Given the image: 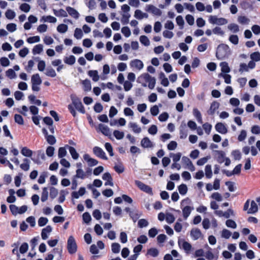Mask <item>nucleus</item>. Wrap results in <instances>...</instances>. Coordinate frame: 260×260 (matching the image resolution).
<instances>
[{"instance_id":"1","label":"nucleus","mask_w":260,"mask_h":260,"mask_svg":"<svg viewBox=\"0 0 260 260\" xmlns=\"http://www.w3.org/2000/svg\"><path fill=\"white\" fill-rule=\"evenodd\" d=\"M70 98L72 104L68 105V109L72 115L75 117L77 115V113L75 110L74 107L79 112L82 114H84L85 113V110L80 99L78 98L75 94H73L71 95Z\"/></svg>"},{"instance_id":"2","label":"nucleus","mask_w":260,"mask_h":260,"mask_svg":"<svg viewBox=\"0 0 260 260\" xmlns=\"http://www.w3.org/2000/svg\"><path fill=\"white\" fill-rule=\"evenodd\" d=\"M137 82L141 84L143 87L148 86L150 89L154 88L156 84V79L150 76L148 73L142 74L137 79Z\"/></svg>"},{"instance_id":"3","label":"nucleus","mask_w":260,"mask_h":260,"mask_svg":"<svg viewBox=\"0 0 260 260\" xmlns=\"http://www.w3.org/2000/svg\"><path fill=\"white\" fill-rule=\"evenodd\" d=\"M230 54L231 49L228 45L221 44L218 45L216 53V56L218 59H223Z\"/></svg>"},{"instance_id":"4","label":"nucleus","mask_w":260,"mask_h":260,"mask_svg":"<svg viewBox=\"0 0 260 260\" xmlns=\"http://www.w3.org/2000/svg\"><path fill=\"white\" fill-rule=\"evenodd\" d=\"M190 202L188 199L183 200L181 202V207L182 210L183 216L184 219H186L190 215L191 211L194 209L193 207L185 206L187 202Z\"/></svg>"},{"instance_id":"5","label":"nucleus","mask_w":260,"mask_h":260,"mask_svg":"<svg viewBox=\"0 0 260 260\" xmlns=\"http://www.w3.org/2000/svg\"><path fill=\"white\" fill-rule=\"evenodd\" d=\"M208 21L211 24L218 25H224L228 22L226 19L222 17L218 18L216 15H210L208 17Z\"/></svg>"},{"instance_id":"6","label":"nucleus","mask_w":260,"mask_h":260,"mask_svg":"<svg viewBox=\"0 0 260 260\" xmlns=\"http://www.w3.org/2000/svg\"><path fill=\"white\" fill-rule=\"evenodd\" d=\"M67 249L69 253L71 254L77 252V245L75 239L73 236H70L68 239Z\"/></svg>"},{"instance_id":"7","label":"nucleus","mask_w":260,"mask_h":260,"mask_svg":"<svg viewBox=\"0 0 260 260\" xmlns=\"http://www.w3.org/2000/svg\"><path fill=\"white\" fill-rule=\"evenodd\" d=\"M31 82L32 90L34 91H39L40 90L39 86L42 83V80L39 74H36L31 76Z\"/></svg>"},{"instance_id":"8","label":"nucleus","mask_w":260,"mask_h":260,"mask_svg":"<svg viewBox=\"0 0 260 260\" xmlns=\"http://www.w3.org/2000/svg\"><path fill=\"white\" fill-rule=\"evenodd\" d=\"M135 184L142 191L150 194H153L152 189L149 186L145 184L139 180H135Z\"/></svg>"},{"instance_id":"9","label":"nucleus","mask_w":260,"mask_h":260,"mask_svg":"<svg viewBox=\"0 0 260 260\" xmlns=\"http://www.w3.org/2000/svg\"><path fill=\"white\" fill-rule=\"evenodd\" d=\"M181 160L182 164L186 166L185 168L188 169L191 172L195 171V167L188 157L185 156L182 157Z\"/></svg>"},{"instance_id":"10","label":"nucleus","mask_w":260,"mask_h":260,"mask_svg":"<svg viewBox=\"0 0 260 260\" xmlns=\"http://www.w3.org/2000/svg\"><path fill=\"white\" fill-rule=\"evenodd\" d=\"M145 10L148 12L151 13L152 14L156 16H160L161 11L160 9L152 5H147Z\"/></svg>"},{"instance_id":"11","label":"nucleus","mask_w":260,"mask_h":260,"mask_svg":"<svg viewBox=\"0 0 260 260\" xmlns=\"http://www.w3.org/2000/svg\"><path fill=\"white\" fill-rule=\"evenodd\" d=\"M130 67L132 68L141 71L144 68V63L140 59H135L132 60L129 63Z\"/></svg>"},{"instance_id":"12","label":"nucleus","mask_w":260,"mask_h":260,"mask_svg":"<svg viewBox=\"0 0 260 260\" xmlns=\"http://www.w3.org/2000/svg\"><path fill=\"white\" fill-rule=\"evenodd\" d=\"M93 152L97 157L99 158L105 160L108 159V157L106 156L105 152L101 148L99 147H94L93 148Z\"/></svg>"},{"instance_id":"13","label":"nucleus","mask_w":260,"mask_h":260,"mask_svg":"<svg viewBox=\"0 0 260 260\" xmlns=\"http://www.w3.org/2000/svg\"><path fill=\"white\" fill-rule=\"evenodd\" d=\"M36 153L37 154V158H31V159L35 163L40 165L41 164V160H45L46 156L43 150H39L36 152Z\"/></svg>"},{"instance_id":"14","label":"nucleus","mask_w":260,"mask_h":260,"mask_svg":"<svg viewBox=\"0 0 260 260\" xmlns=\"http://www.w3.org/2000/svg\"><path fill=\"white\" fill-rule=\"evenodd\" d=\"M216 131L221 134H225L228 133V128L226 125L222 122H218L215 125Z\"/></svg>"},{"instance_id":"15","label":"nucleus","mask_w":260,"mask_h":260,"mask_svg":"<svg viewBox=\"0 0 260 260\" xmlns=\"http://www.w3.org/2000/svg\"><path fill=\"white\" fill-rule=\"evenodd\" d=\"M219 103L217 101L213 102L211 105L207 113L210 115H213L219 107Z\"/></svg>"},{"instance_id":"16","label":"nucleus","mask_w":260,"mask_h":260,"mask_svg":"<svg viewBox=\"0 0 260 260\" xmlns=\"http://www.w3.org/2000/svg\"><path fill=\"white\" fill-rule=\"evenodd\" d=\"M180 138L181 139H185L188 135V131L186 128V124L182 123L179 127Z\"/></svg>"},{"instance_id":"17","label":"nucleus","mask_w":260,"mask_h":260,"mask_svg":"<svg viewBox=\"0 0 260 260\" xmlns=\"http://www.w3.org/2000/svg\"><path fill=\"white\" fill-rule=\"evenodd\" d=\"M83 158L90 167L95 166L98 165L99 162L96 159L91 158L88 154H85L83 155Z\"/></svg>"},{"instance_id":"18","label":"nucleus","mask_w":260,"mask_h":260,"mask_svg":"<svg viewBox=\"0 0 260 260\" xmlns=\"http://www.w3.org/2000/svg\"><path fill=\"white\" fill-rule=\"evenodd\" d=\"M128 127L135 134H140L142 132L141 127L136 122H129L128 124Z\"/></svg>"},{"instance_id":"19","label":"nucleus","mask_w":260,"mask_h":260,"mask_svg":"<svg viewBox=\"0 0 260 260\" xmlns=\"http://www.w3.org/2000/svg\"><path fill=\"white\" fill-rule=\"evenodd\" d=\"M178 244L180 247L183 248L185 251L188 253L191 248V245L188 242L185 241L184 240H179Z\"/></svg>"},{"instance_id":"20","label":"nucleus","mask_w":260,"mask_h":260,"mask_svg":"<svg viewBox=\"0 0 260 260\" xmlns=\"http://www.w3.org/2000/svg\"><path fill=\"white\" fill-rule=\"evenodd\" d=\"M190 236L193 240H197L202 237V234L200 229L193 228L190 231Z\"/></svg>"},{"instance_id":"21","label":"nucleus","mask_w":260,"mask_h":260,"mask_svg":"<svg viewBox=\"0 0 260 260\" xmlns=\"http://www.w3.org/2000/svg\"><path fill=\"white\" fill-rule=\"evenodd\" d=\"M141 145L145 148H152L154 145L148 137H144L141 141Z\"/></svg>"},{"instance_id":"22","label":"nucleus","mask_w":260,"mask_h":260,"mask_svg":"<svg viewBox=\"0 0 260 260\" xmlns=\"http://www.w3.org/2000/svg\"><path fill=\"white\" fill-rule=\"evenodd\" d=\"M66 11L71 16L75 19H78L80 16L79 12L74 8L70 6L67 7Z\"/></svg>"},{"instance_id":"23","label":"nucleus","mask_w":260,"mask_h":260,"mask_svg":"<svg viewBox=\"0 0 260 260\" xmlns=\"http://www.w3.org/2000/svg\"><path fill=\"white\" fill-rule=\"evenodd\" d=\"M52 230V228L50 225H47L46 228L42 230L41 237L43 240H46L48 238V234H49Z\"/></svg>"},{"instance_id":"24","label":"nucleus","mask_w":260,"mask_h":260,"mask_svg":"<svg viewBox=\"0 0 260 260\" xmlns=\"http://www.w3.org/2000/svg\"><path fill=\"white\" fill-rule=\"evenodd\" d=\"M98 128L103 135L106 136H110L111 135L110 128L107 125L103 124H100Z\"/></svg>"},{"instance_id":"25","label":"nucleus","mask_w":260,"mask_h":260,"mask_svg":"<svg viewBox=\"0 0 260 260\" xmlns=\"http://www.w3.org/2000/svg\"><path fill=\"white\" fill-rule=\"evenodd\" d=\"M66 147L69 150L73 159L76 160L79 158V155L73 147L70 146L68 145H66Z\"/></svg>"},{"instance_id":"26","label":"nucleus","mask_w":260,"mask_h":260,"mask_svg":"<svg viewBox=\"0 0 260 260\" xmlns=\"http://www.w3.org/2000/svg\"><path fill=\"white\" fill-rule=\"evenodd\" d=\"M192 114L194 117L196 118L198 122L202 124L203 123V120L200 111L197 108H194L193 109Z\"/></svg>"},{"instance_id":"27","label":"nucleus","mask_w":260,"mask_h":260,"mask_svg":"<svg viewBox=\"0 0 260 260\" xmlns=\"http://www.w3.org/2000/svg\"><path fill=\"white\" fill-rule=\"evenodd\" d=\"M85 192V188L83 187H82L80 188L78 191H73L72 193V197L75 199H78L80 196H83Z\"/></svg>"},{"instance_id":"28","label":"nucleus","mask_w":260,"mask_h":260,"mask_svg":"<svg viewBox=\"0 0 260 260\" xmlns=\"http://www.w3.org/2000/svg\"><path fill=\"white\" fill-rule=\"evenodd\" d=\"M88 75L91 77L94 82H97L100 79L98 72L96 70H90L88 72Z\"/></svg>"},{"instance_id":"29","label":"nucleus","mask_w":260,"mask_h":260,"mask_svg":"<svg viewBox=\"0 0 260 260\" xmlns=\"http://www.w3.org/2000/svg\"><path fill=\"white\" fill-rule=\"evenodd\" d=\"M86 177V174L83 169H77L76 171V175H74L73 178L76 179L78 178H80L81 179H84Z\"/></svg>"},{"instance_id":"30","label":"nucleus","mask_w":260,"mask_h":260,"mask_svg":"<svg viewBox=\"0 0 260 260\" xmlns=\"http://www.w3.org/2000/svg\"><path fill=\"white\" fill-rule=\"evenodd\" d=\"M23 162L20 165V167L22 170L27 171L30 168V160L25 158L23 159Z\"/></svg>"},{"instance_id":"31","label":"nucleus","mask_w":260,"mask_h":260,"mask_svg":"<svg viewBox=\"0 0 260 260\" xmlns=\"http://www.w3.org/2000/svg\"><path fill=\"white\" fill-rule=\"evenodd\" d=\"M216 155L217 157V161L218 162L221 164L224 161L225 159V153L221 150L215 151Z\"/></svg>"},{"instance_id":"32","label":"nucleus","mask_w":260,"mask_h":260,"mask_svg":"<svg viewBox=\"0 0 260 260\" xmlns=\"http://www.w3.org/2000/svg\"><path fill=\"white\" fill-rule=\"evenodd\" d=\"M258 211V206L256 203L254 201L251 202L250 208L248 209L247 213L254 214Z\"/></svg>"},{"instance_id":"33","label":"nucleus","mask_w":260,"mask_h":260,"mask_svg":"<svg viewBox=\"0 0 260 260\" xmlns=\"http://www.w3.org/2000/svg\"><path fill=\"white\" fill-rule=\"evenodd\" d=\"M21 153L25 157H31L33 152L26 147H23L21 150Z\"/></svg>"},{"instance_id":"34","label":"nucleus","mask_w":260,"mask_h":260,"mask_svg":"<svg viewBox=\"0 0 260 260\" xmlns=\"http://www.w3.org/2000/svg\"><path fill=\"white\" fill-rule=\"evenodd\" d=\"M122 17L121 18V22L122 24L125 25L128 23L129 19L131 17V14L129 13H122Z\"/></svg>"},{"instance_id":"35","label":"nucleus","mask_w":260,"mask_h":260,"mask_svg":"<svg viewBox=\"0 0 260 260\" xmlns=\"http://www.w3.org/2000/svg\"><path fill=\"white\" fill-rule=\"evenodd\" d=\"M205 174L207 178L210 179L212 177V167L211 165H207L205 167Z\"/></svg>"},{"instance_id":"36","label":"nucleus","mask_w":260,"mask_h":260,"mask_svg":"<svg viewBox=\"0 0 260 260\" xmlns=\"http://www.w3.org/2000/svg\"><path fill=\"white\" fill-rule=\"evenodd\" d=\"M141 215V213L136 210L132 211V212H130L129 213V216L134 222H136V221L139 219Z\"/></svg>"},{"instance_id":"37","label":"nucleus","mask_w":260,"mask_h":260,"mask_svg":"<svg viewBox=\"0 0 260 260\" xmlns=\"http://www.w3.org/2000/svg\"><path fill=\"white\" fill-rule=\"evenodd\" d=\"M228 28L233 33H237L239 31V26L236 23H230L228 26Z\"/></svg>"},{"instance_id":"38","label":"nucleus","mask_w":260,"mask_h":260,"mask_svg":"<svg viewBox=\"0 0 260 260\" xmlns=\"http://www.w3.org/2000/svg\"><path fill=\"white\" fill-rule=\"evenodd\" d=\"M54 14L57 17H66L68 16L67 11L62 9L58 10H54Z\"/></svg>"},{"instance_id":"39","label":"nucleus","mask_w":260,"mask_h":260,"mask_svg":"<svg viewBox=\"0 0 260 260\" xmlns=\"http://www.w3.org/2000/svg\"><path fill=\"white\" fill-rule=\"evenodd\" d=\"M146 254L155 257L158 255L159 251L155 248H151L148 249Z\"/></svg>"},{"instance_id":"40","label":"nucleus","mask_w":260,"mask_h":260,"mask_svg":"<svg viewBox=\"0 0 260 260\" xmlns=\"http://www.w3.org/2000/svg\"><path fill=\"white\" fill-rule=\"evenodd\" d=\"M82 84L83 86L84 90L85 91H90L91 89V83L89 80L85 79L82 81Z\"/></svg>"},{"instance_id":"41","label":"nucleus","mask_w":260,"mask_h":260,"mask_svg":"<svg viewBox=\"0 0 260 260\" xmlns=\"http://www.w3.org/2000/svg\"><path fill=\"white\" fill-rule=\"evenodd\" d=\"M41 21L50 23H55L57 21V19L55 17L52 16H44L42 17Z\"/></svg>"},{"instance_id":"42","label":"nucleus","mask_w":260,"mask_h":260,"mask_svg":"<svg viewBox=\"0 0 260 260\" xmlns=\"http://www.w3.org/2000/svg\"><path fill=\"white\" fill-rule=\"evenodd\" d=\"M43 50V46L42 44H38L34 46L32 52L34 55L40 54Z\"/></svg>"},{"instance_id":"43","label":"nucleus","mask_w":260,"mask_h":260,"mask_svg":"<svg viewBox=\"0 0 260 260\" xmlns=\"http://www.w3.org/2000/svg\"><path fill=\"white\" fill-rule=\"evenodd\" d=\"M63 60L66 63L69 65H73L75 63L76 58L74 55H70L66 57Z\"/></svg>"},{"instance_id":"44","label":"nucleus","mask_w":260,"mask_h":260,"mask_svg":"<svg viewBox=\"0 0 260 260\" xmlns=\"http://www.w3.org/2000/svg\"><path fill=\"white\" fill-rule=\"evenodd\" d=\"M221 71L223 74L228 73L230 72V68L226 62H222L220 63Z\"/></svg>"},{"instance_id":"45","label":"nucleus","mask_w":260,"mask_h":260,"mask_svg":"<svg viewBox=\"0 0 260 260\" xmlns=\"http://www.w3.org/2000/svg\"><path fill=\"white\" fill-rule=\"evenodd\" d=\"M182 154L180 152L176 153H171L170 156L172 158L173 162H177L179 161L181 157Z\"/></svg>"},{"instance_id":"46","label":"nucleus","mask_w":260,"mask_h":260,"mask_svg":"<svg viewBox=\"0 0 260 260\" xmlns=\"http://www.w3.org/2000/svg\"><path fill=\"white\" fill-rule=\"evenodd\" d=\"M232 232L226 229H223L221 232V237L226 239H229L232 236Z\"/></svg>"},{"instance_id":"47","label":"nucleus","mask_w":260,"mask_h":260,"mask_svg":"<svg viewBox=\"0 0 260 260\" xmlns=\"http://www.w3.org/2000/svg\"><path fill=\"white\" fill-rule=\"evenodd\" d=\"M45 74L46 76L51 77H55L56 76V73L55 70L51 67L47 68L46 69V72Z\"/></svg>"},{"instance_id":"48","label":"nucleus","mask_w":260,"mask_h":260,"mask_svg":"<svg viewBox=\"0 0 260 260\" xmlns=\"http://www.w3.org/2000/svg\"><path fill=\"white\" fill-rule=\"evenodd\" d=\"M48 198V191L47 187H44L43 188L41 200L42 202H44L46 201Z\"/></svg>"},{"instance_id":"49","label":"nucleus","mask_w":260,"mask_h":260,"mask_svg":"<svg viewBox=\"0 0 260 260\" xmlns=\"http://www.w3.org/2000/svg\"><path fill=\"white\" fill-rule=\"evenodd\" d=\"M121 246L118 243H113L111 245V250L114 253H118L120 252Z\"/></svg>"},{"instance_id":"50","label":"nucleus","mask_w":260,"mask_h":260,"mask_svg":"<svg viewBox=\"0 0 260 260\" xmlns=\"http://www.w3.org/2000/svg\"><path fill=\"white\" fill-rule=\"evenodd\" d=\"M67 149V148L66 147V146L64 147H61L59 148L58 152V156L59 158H63L66 156L67 153L66 150Z\"/></svg>"},{"instance_id":"51","label":"nucleus","mask_w":260,"mask_h":260,"mask_svg":"<svg viewBox=\"0 0 260 260\" xmlns=\"http://www.w3.org/2000/svg\"><path fill=\"white\" fill-rule=\"evenodd\" d=\"M5 16L7 19L11 20L15 18L16 13L14 11L8 9L5 13Z\"/></svg>"},{"instance_id":"52","label":"nucleus","mask_w":260,"mask_h":260,"mask_svg":"<svg viewBox=\"0 0 260 260\" xmlns=\"http://www.w3.org/2000/svg\"><path fill=\"white\" fill-rule=\"evenodd\" d=\"M83 36V34L81 29L79 28H76L74 31V37L78 40H80L82 38Z\"/></svg>"},{"instance_id":"53","label":"nucleus","mask_w":260,"mask_h":260,"mask_svg":"<svg viewBox=\"0 0 260 260\" xmlns=\"http://www.w3.org/2000/svg\"><path fill=\"white\" fill-rule=\"evenodd\" d=\"M178 191L181 195H185L187 192V187L186 185L182 184L178 186Z\"/></svg>"},{"instance_id":"54","label":"nucleus","mask_w":260,"mask_h":260,"mask_svg":"<svg viewBox=\"0 0 260 260\" xmlns=\"http://www.w3.org/2000/svg\"><path fill=\"white\" fill-rule=\"evenodd\" d=\"M213 33L220 36L224 35V31L219 26H216L212 29Z\"/></svg>"},{"instance_id":"55","label":"nucleus","mask_w":260,"mask_h":260,"mask_svg":"<svg viewBox=\"0 0 260 260\" xmlns=\"http://www.w3.org/2000/svg\"><path fill=\"white\" fill-rule=\"evenodd\" d=\"M113 135L117 140H121L124 136V133L118 130H115L113 132Z\"/></svg>"},{"instance_id":"56","label":"nucleus","mask_w":260,"mask_h":260,"mask_svg":"<svg viewBox=\"0 0 260 260\" xmlns=\"http://www.w3.org/2000/svg\"><path fill=\"white\" fill-rule=\"evenodd\" d=\"M6 75L10 79H14L16 77V74L15 72L12 69H9L6 72Z\"/></svg>"},{"instance_id":"57","label":"nucleus","mask_w":260,"mask_h":260,"mask_svg":"<svg viewBox=\"0 0 260 260\" xmlns=\"http://www.w3.org/2000/svg\"><path fill=\"white\" fill-rule=\"evenodd\" d=\"M140 42L145 46H148L150 45L149 40L146 36H141L140 37Z\"/></svg>"},{"instance_id":"58","label":"nucleus","mask_w":260,"mask_h":260,"mask_svg":"<svg viewBox=\"0 0 260 260\" xmlns=\"http://www.w3.org/2000/svg\"><path fill=\"white\" fill-rule=\"evenodd\" d=\"M30 8V5L27 3L22 4L19 7L20 10L25 13H28L29 12Z\"/></svg>"},{"instance_id":"59","label":"nucleus","mask_w":260,"mask_h":260,"mask_svg":"<svg viewBox=\"0 0 260 260\" xmlns=\"http://www.w3.org/2000/svg\"><path fill=\"white\" fill-rule=\"evenodd\" d=\"M45 139L47 143L51 145L55 144L56 142V140L53 135H47Z\"/></svg>"},{"instance_id":"60","label":"nucleus","mask_w":260,"mask_h":260,"mask_svg":"<svg viewBox=\"0 0 260 260\" xmlns=\"http://www.w3.org/2000/svg\"><path fill=\"white\" fill-rule=\"evenodd\" d=\"M54 147L51 146H49L46 148V154L48 157H52L54 154Z\"/></svg>"},{"instance_id":"61","label":"nucleus","mask_w":260,"mask_h":260,"mask_svg":"<svg viewBox=\"0 0 260 260\" xmlns=\"http://www.w3.org/2000/svg\"><path fill=\"white\" fill-rule=\"evenodd\" d=\"M229 40L234 45H237L239 43V38L236 35H231L229 37Z\"/></svg>"},{"instance_id":"62","label":"nucleus","mask_w":260,"mask_h":260,"mask_svg":"<svg viewBox=\"0 0 260 260\" xmlns=\"http://www.w3.org/2000/svg\"><path fill=\"white\" fill-rule=\"evenodd\" d=\"M68 29V27L66 24H61L57 27V30L60 33H65Z\"/></svg>"},{"instance_id":"63","label":"nucleus","mask_w":260,"mask_h":260,"mask_svg":"<svg viewBox=\"0 0 260 260\" xmlns=\"http://www.w3.org/2000/svg\"><path fill=\"white\" fill-rule=\"evenodd\" d=\"M225 225L227 227L233 229H235L237 228V224L236 222L232 219H228L225 222Z\"/></svg>"},{"instance_id":"64","label":"nucleus","mask_w":260,"mask_h":260,"mask_svg":"<svg viewBox=\"0 0 260 260\" xmlns=\"http://www.w3.org/2000/svg\"><path fill=\"white\" fill-rule=\"evenodd\" d=\"M250 58L253 61H258L260 60V53L254 52L250 54Z\"/></svg>"}]
</instances>
